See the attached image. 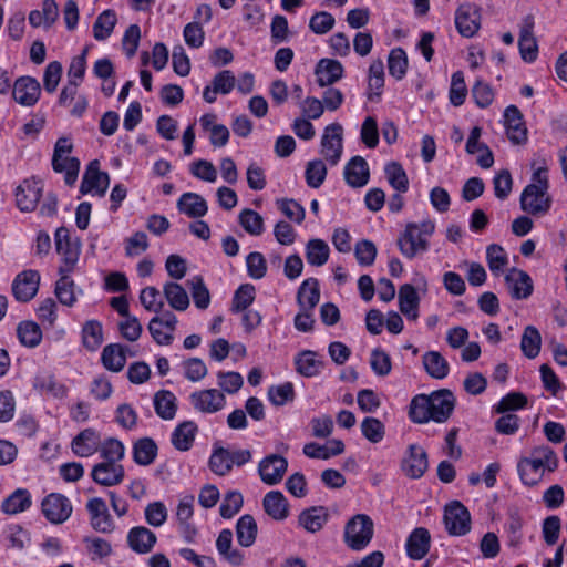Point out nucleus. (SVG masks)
I'll list each match as a JSON object with an SVG mask.
<instances>
[{
  "label": "nucleus",
  "mask_w": 567,
  "mask_h": 567,
  "mask_svg": "<svg viewBox=\"0 0 567 567\" xmlns=\"http://www.w3.org/2000/svg\"><path fill=\"white\" fill-rule=\"evenodd\" d=\"M455 408V396L447 389L431 394L415 395L409 406V417L413 423L423 424L430 421L446 422Z\"/></svg>",
  "instance_id": "obj_1"
},
{
  "label": "nucleus",
  "mask_w": 567,
  "mask_h": 567,
  "mask_svg": "<svg viewBox=\"0 0 567 567\" xmlns=\"http://www.w3.org/2000/svg\"><path fill=\"white\" fill-rule=\"evenodd\" d=\"M558 466V457L548 445L535 446L529 456L523 457L517 464L522 482L525 485H535L544 476L545 471L554 472Z\"/></svg>",
  "instance_id": "obj_2"
},
{
  "label": "nucleus",
  "mask_w": 567,
  "mask_h": 567,
  "mask_svg": "<svg viewBox=\"0 0 567 567\" xmlns=\"http://www.w3.org/2000/svg\"><path fill=\"white\" fill-rule=\"evenodd\" d=\"M435 230V224L431 219L421 223H409L398 239L401 254L412 259L419 254L429 250V239Z\"/></svg>",
  "instance_id": "obj_3"
},
{
  "label": "nucleus",
  "mask_w": 567,
  "mask_h": 567,
  "mask_svg": "<svg viewBox=\"0 0 567 567\" xmlns=\"http://www.w3.org/2000/svg\"><path fill=\"white\" fill-rule=\"evenodd\" d=\"M252 453L248 449L214 447L209 457V468L217 475L228 474L234 466L240 467L249 463Z\"/></svg>",
  "instance_id": "obj_4"
},
{
  "label": "nucleus",
  "mask_w": 567,
  "mask_h": 567,
  "mask_svg": "<svg viewBox=\"0 0 567 567\" xmlns=\"http://www.w3.org/2000/svg\"><path fill=\"white\" fill-rule=\"evenodd\" d=\"M373 537V522L364 514L353 516L346 525L344 542L352 550L364 549Z\"/></svg>",
  "instance_id": "obj_5"
},
{
  "label": "nucleus",
  "mask_w": 567,
  "mask_h": 567,
  "mask_svg": "<svg viewBox=\"0 0 567 567\" xmlns=\"http://www.w3.org/2000/svg\"><path fill=\"white\" fill-rule=\"evenodd\" d=\"M72 151V143L69 138L60 137L54 146L52 158V167L56 173H65L64 182L72 186L79 175L80 161L75 157L68 156Z\"/></svg>",
  "instance_id": "obj_6"
},
{
  "label": "nucleus",
  "mask_w": 567,
  "mask_h": 567,
  "mask_svg": "<svg viewBox=\"0 0 567 567\" xmlns=\"http://www.w3.org/2000/svg\"><path fill=\"white\" fill-rule=\"evenodd\" d=\"M55 249L62 256L63 266L60 267V274L71 272L79 260L80 244L72 241L70 231L65 227L56 229L55 235Z\"/></svg>",
  "instance_id": "obj_7"
},
{
  "label": "nucleus",
  "mask_w": 567,
  "mask_h": 567,
  "mask_svg": "<svg viewBox=\"0 0 567 567\" xmlns=\"http://www.w3.org/2000/svg\"><path fill=\"white\" fill-rule=\"evenodd\" d=\"M444 523L447 532L451 535H465L470 532V513L462 503L458 501H452L445 505Z\"/></svg>",
  "instance_id": "obj_8"
},
{
  "label": "nucleus",
  "mask_w": 567,
  "mask_h": 567,
  "mask_svg": "<svg viewBox=\"0 0 567 567\" xmlns=\"http://www.w3.org/2000/svg\"><path fill=\"white\" fill-rule=\"evenodd\" d=\"M110 185V176L106 172L100 171V162L94 159L87 165L82 182L80 193L85 195L94 193L97 196H104Z\"/></svg>",
  "instance_id": "obj_9"
},
{
  "label": "nucleus",
  "mask_w": 567,
  "mask_h": 567,
  "mask_svg": "<svg viewBox=\"0 0 567 567\" xmlns=\"http://www.w3.org/2000/svg\"><path fill=\"white\" fill-rule=\"evenodd\" d=\"M342 125L332 123L324 128L321 138V154L332 165H337L342 154Z\"/></svg>",
  "instance_id": "obj_10"
},
{
  "label": "nucleus",
  "mask_w": 567,
  "mask_h": 567,
  "mask_svg": "<svg viewBox=\"0 0 567 567\" xmlns=\"http://www.w3.org/2000/svg\"><path fill=\"white\" fill-rule=\"evenodd\" d=\"M189 401L196 411L206 414L217 413L226 405L225 394L217 389L195 391L189 395Z\"/></svg>",
  "instance_id": "obj_11"
},
{
  "label": "nucleus",
  "mask_w": 567,
  "mask_h": 567,
  "mask_svg": "<svg viewBox=\"0 0 567 567\" xmlns=\"http://www.w3.org/2000/svg\"><path fill=\"white\" fill-rule=\"evenodd\" d=\"M551 206V198L547 190L535 186H526L520 195V207L527 214L545 215Z\"/></svg>",
  "instance_id": "obj_12"
},
{
  "label": "nucleus",
  "mask_w": 567,
  "mask_h": 567,
  "mask_svg": "<svg viewBox=\"0 0 567 567\" xmlns=\"http://www.w3.org/2000/svg\"><path fill=\"white\" fill-rule=\"evenodd\" d=\"M455 25L462 37H474L481 28L480 8L471 3L460 6L455 12Z\"/></svg>",
  "instance_id": "obj_13"
},
{
  "label": "nucleus",
  "mask_w": 567,
  "mask_h": 567,
  "mask_svg": "<svg viewBox=\"0 0 567 567\" xmlns=\"http://www.w3.org/2000/svg\"><path fill=\"white\" fill-rule=\"evenodd\" d=\"M535 20L533 14H527L519 25L518 48L522 59L532 63L538 54V44L534 37Z\"/></svg>",
  "instance_id": "obj_14"
},
{
  "label": "nucleus",
  "mask_w": 567,
  "mask_h": 567,
  "mask_svg": "<svg viewBox=\"0 0 567 567\" xmlns=\"http://www.w3.org/2000/svg\"><path fill=\"white\" fill-rule=\"evenodd\" d=\"M287 468V458L278 454L267 455L258 464V473L261 481L270 486L278 484L282 480Z\"/></svg>",
  "instance_id": "obj_15"
},
{
  "label": "nucleus",
  "mask_w": 567,
  "mask_h": 567,
  "mask_svg": "<svg viewBox=\"0 0 567 567\" xmlns=\"http://www.w3.org/2000/svg\"><path fill=\"white\" fill-rule=\"evenodd\" d=\"M40 275L37 270H24L12 282V293L20 302L30 301L38 292Z\"/></svg>",
  "instance_id": "obj_16"
},
{
  "label": "nucleus",
  "mask_w": 567,
  "mask_h": 567,
  "mask_svg": "<svg viewBox=\"0 0 567 567\" xmlns=\"http://www.w3.org/2000/svg\"><path fill=\"white\" fill-rule=\"evenodd\" d=\"M43 185L39 179H25L17 187L16 202L22 212H32L35 209L41 196Z\"/></svg>",
  "instance_id": "obj_17"
},
{
  "label": "nucleus",
  "mask_w": 567,
  "mask_h": 567,
  "mask_svg": "<svg viewBox=\"0 0 567 567\" xmlns=\"http://www.w3.org/2000/svg\"><path fill=\"white\" fill-rule=\"evenodd\" d=\"M86 508L90 513V523L94 530L103 534L113 532L114 522L103 498H90Z\"/></svg>",
  "instance_id": "obj_18"
},
{
  "label": "nucleus",
  "mask_w": 567,
  "mask_h": 567,
  "mask_svg": "<svg viewBox=\"0 0 567 567\" xmlns=\"http://www.w3.org/2000/svg\"><path fill=\"white\" fill-rule=\"evenodd\" d=\"M12 95L17 103L33 106L41 95L40 83L32 76H21L13 84Z\"/></svg>",
  "instance_id": "obj_19"
},
{
  "label": "nucleus",
  "mask_w": 567,
  "mask_h": 567,
  "mask_svg": "<svg viewBox=\"0 0 567 567\" xmlns=\"http://www.w3.org/2000/svg\"><path fill=\"white\" fill-rule=\"evenodd\" d=\"M429 467L425 450L416 444H411L402 461V471L411 478H420Z\"/></svg>",
  "instance_id": "obj_20"
},
{
  "label": "nucleus",
  "mask_w": 567,
  "mask_h": 567,
  "mask_svg": "<svg viewBox=\"0 0 567 567\" xmlns=\"http://www.w3.org/2000/svg\"><path fill=\"white\" fill-rule=\"evenodd\" d=\"M504 124L506 135L513 144L519 145L527 141V128L523 122V115L515 105L505 109Z\"/></svg>",
  "instance_id": "obj_21"
},
{
  "label": "nucleus",
  "mask_w": 567,
  "mask_h": 567,
  "mask_svg": "<svg viewBox=\"0 0 567 567\" xmlns=\"http://www.w3.org/2000/svg\"><path fill=\"white\" fill-rule=\"evenodd\" d=\"M513 299L528 298L533 292V281L526 271L513 268L505 276Z\"/></svg>",
  "instance_id": "obj_22"
},
{
  "label": "nucleus",
  "mask_w": 567,
  "mask_h": 567,
  "mask_svg": "<svg viewBox=\"0 0 567 567\" xmlns=\"http://www.w3.org/2000/svg\"><path fill=\"white\" fill-rule=\"evenodd\" d=\"M93 481L103 486H114L124 478V468L114 462H101L92 468Z\"/></svg>",
  "instance_id": "obj_23"
},
{
  "label": "nucleus",
  "mask_w": 567,
  "mask_h": 567,
  "mask_svg": "<svg viewBox=\"0 0 567 567\" xmlns=\"http://www.w3.org/2000/svg\"><path fill=\"white\" fill-rule=\"evenodd\" d=\"M430 546V532L424 527H417L408 536L405 543L406 555L413 560H420L426 556Z\"/></svg>",
  "instance_id": "obj_24"
},
{
  "label": "nucleus",
  "mask_w": 567,
  "mask_h": 567,
  "mask_svg": "<svg viewBox=\"0 0 567 567\" xmlns=\"http://www.w3.org/2000/svg\"><path fill=\"white\" fill-rule=\"evenodd\" d=\"M370 171L367 161L361 156L352 157L344 166V179L353 188L363 187L368 184Z\"/></svg>",
  "instance_id": "obj_25"
},
{
  "label": "nucleus",
  "mask_w": 567,
  "mask_h": 567,
  "mask_svg": "<svg viewBox=\"0 0 567 567\" xmlns=\"http://www.w3.org/2000/svg\"><path fill=\"white\" fill-rule=\"evenodd\" d=\"M343 65L338 60L321 59L315 69L317 83L319 86L324 87L338 82L343 76Z\"/></svg>",
  "instance_id": "obj_26"
},
{
  "label": "nucleus",
  "mask_w": 567,
  "mask_h": 567,
  "mask_svg": "<svg viewBox=\"0 0 567 567\" xmlns=\"http://www.w3.org/2000/svg\"><path fill=\"white\" fill-rule=\"evenodd\" d=\"M101 436L93 429L80 432L71 443L72 451L80 457H89L99 451Z\"/></svg>",
  "instance_id": "obj_27"
},
{
  "label": "nucleus",
  "mask_w": 567,
  "mask_h": 567,
  "mask_svg": "<svg viewBox=\"0 0 567 567\" xmlns=\"http://www.w3.org/2000/svg\"><path fill=\"white\" fill-rule=\"evenodd\" d=\"M42 513L53 524L65 522L72 514V505L69 498H43Z\"/></svg>",
  "instance_id": "obj_28"
},
{
  "label": "nucleus",
  "mask_w": 567,
  "mask_h": 567,
  "mask_svg": "<svg viewBox=\"0 0 567 567\" xmlns=\"http://www.w3.org/2000/svg\"><path fill=\"white\" fill-rule=\"evenodd\" d=\"M295 365L300 375L313 378L321 373L324 363L316 351L303 350L295 358Z\"/></svg>",
  "instance_id": "obj_29"
},
{
  "label": "nucleus",
  "mask_w": 567,
  "mask_h": 567,
  "mask_svg": "<svg viewBox=\"0 0 567 567\" xmlns=\"http://www.w3.org/2000/svg\"><path fill=\"white\" fill-rule=\"evenodd\" d=\"M153 405L158 417L171 421L176 416L178 401L172 391L159 390L154 394Z\"/></svg>",
  "instance_id": "obj_30"
},
{
  "label": "nucleus",
  "mask_w": 567,
  "mask_h": 567,
  "mask_svg": "<svg viewBox=\"0 0 567 567\" xmlns=\"http://www.w3.org/2000/svg\"><path fill=\"white\" fill-rule=\"evenodd\" d=\"M177 209L189 218H200L207 214L206 200L196 193H184L177 200Z\"/></svg>",
  "instance_id": "obj_31"
},
{
  "label": "nucleus",
  "mask_w": 567,
  "mask_h": 567,
  "mask_svg": "<svg viewBox=\"0 0 567 567\" xmlns=\"http://www.w3.org/2000/svg\"><path fill=\"white\" fill-rule=\"evenodd\" d=\"M420 298L416 289L410 285L404 284L399 289V308L400 311L409 319L415 321L419 317Z\"/></svg>",
  "instance_id": "obj_32"
},
{
  "label": "nucleus",
  "mask_w": 567,
  "mask_h": 567,
  "mask_svg": "<svg viewBox=\"0 0 567 567\" xmlns=\"http://www.w3.org/2000/svg\"><path fill=\"white\" fill-rule=\"evenodd\" d=\"M198 426L193 421H184L172 433V444L178 451H188L195 441Z\"/></svg>",
  "instance_id": "obj_33"
},
{
  "label": "nucleus",
  "mask_w": 567,
  "mask_h": 567,
  "mask_svg": "<svg viewBox=\"0 0 567 567\" xmlns=\"http://www.w3.org/2000/svg\"><path fill=\"white\" fill-rule=\"evenodd\" d=\"M127 542L130 547L140 554H146L152 550L156 543V536L148 528L138 526L128 532Z\"/></svg>",
  "instance_id": "obj_34"
},
{
  "label": "nucleus",
  "mask_w": 567,
  "mask_h": 567,
  "mask_svg": "<svg viewBox=\"0 0 567 567\" xmlns=\"http://www.w3.org/2000/svg\"><path fill=\"white\" fill-rule=\"evenodd\" d=\"M423 368L426 373L436 380L447 377L450 365L447 360L439 351H427L422 357Z\"/></svg>",
  "instance_id": "obj_35"
},
{
  "label": "nucleus",
  "mask_w": 567,
  "mask_h": 567,
  "mask_svg": "<svg viewBox=\"0 0 567 567\" xmlns=\"http://www.w3.org/2000/svg\"><path fill=\"white\" fill-rule=\"evenodd\" d=\"M216 547L219 555L234 566H239L244 561V555L238 549H233V533L230 529H223L216 540Z\"/></svg>",
  "instance_id": "obj_36"
},
{
  "label": "nucleus",
  "mask_w": 567,
  "mask_h": 567,
  "mask_svg": "<svg viewBox=\"0 0 567 567\" xmlns=\"http://www.w3.org/2000/svg\"><path fill=\"white\" fill-rule=\"evenodd\" d=\"M320 299L319 282L316 278H307L297 292V302L300 309H313Z\"/></svg>",
  "instance_id": "obj_37"
},
{
  "label": "nucleus",
  "mask_w": 567,
  "mask_h": 567,
  "mask_svg": "<svg viewBox=\"0 0 567 567\" xmlns=\"http://www.w3.org/2000/svg\"><path fill=\"white\" fill-rule=\"evenodd\" d=\"M101 360L107 370L120 372L126 363L124 347L118 343L106 346L102 351Z\"/></svg>",
  "instance_id": "obj_38"
},
{
  "label": "nucleus",
  "mask_w": 567,
  "mask_h": 567,
  "mask_svg": "<svg viewBox=\"0 0 567 567\" xmlns=\"http://www.w3.org/2000/svg\"><path fill=\"white\" fill-rule=\"evenodd\" d=\"M157 455V445L151 437H143L135 442L133 446V458L138 465H150Z\"/></svg>",
  "instance_id": "obj_39"
},
{
  "label": "nucleus",
  "mask_w": 567,
  "mask_h": 567,
  "mask_svg": "<svg viewBox=\"0 0 567 567\" xmlns=\"http://www.w3.org/2000/svg\"><path fill=\"white\" fill-rule=\"evenodd\" d=\"M330 248L322 239H310L306 245V259L315 267L323 266L329 259Z\"/></svg>",
  "instance_id": "obj_40"
},
{
  "label": "nucleus",
  "mask_w": 567,
  "mask_h": 567,
  "mask_svg": "<svg viewBox=\"0 0 567 567\" xmlns=\"http://www.w3.org/2000/svg\"><path fill=\"white\" fill-rule=\"evenodd\" d=\"M328 520V513L324 507H311L303 511L299 516L300 525L308 532L320 530Z\"/></svg>",
  "instance_id": "obj_41"
},
{
  "label": "nucleus",
  "mask_w": 567,
  "mask_h": 567,
  "mask_svg": "<svg viewBox=\"0 0 567 567\" xmlns=\"http://www.w3.org/2000/svg\"><path fill=\"white\" fill-rule=\"evenodd\" d=\"M164 295L168 305L177 311H184L189 306V298L186 290L177 282L171 281L165 284Z\"/></svg>",
  "instance_id": "obj_42"
},
{
  "label": "nucleus",
  "mask_w": 567,
  "mask_h": 567,
  "mask_svg": "<svg viewBox=\"0 0 567 567\" xmlns=\"http://www.w3.org/2000/svg\"><path fill=\"white\" fill-rule=\"evenodd\" d=\"M236 536L240 546L250 547L257 536V524L250 515L241 516L236 525Z\"/></svg>",
  "instance_id": "obj_43"
},
{
  "label": "nucleus",
  "mask_w": 567,
  "mask_h": 567,
  "mask_svg": "<svg viewBox=\"0 0 567 567\" xmlns=\"http://www.w3.org/2000/svg\"><path fill=\"white\" fill-rule=\"evenodd\" d=\"M116 21V14L111 9L104 10L100 13L93 24V35L95 40H106L112 34Z\"/></svg>",
  "instance_id": "obj_44"
},
{
  "label": "nucleus",
  "mask_w": 567,
  "mask_h": 567,
  "mask_svg": "<svg viewBox=\"0 0 567 567\" xmlns=\"http://www.w3.org/2000/svg\"><path fill=\"white\" fill-rule=\"evenodd\" d=\"M17 336L21 344L28 348L37 347L42 340V331L33 321H22L17 327Z\"/></svg>",
  "instance_id": "obj_45"
},
{
  "label": "nucleus",
  "mask_w": 567,
  "mask_h": 567,
  "mask_svg": "<svg viewBox=\"0 0 567 567\" xmlns=\"http://www.w3.org/2000/svg\"><path fill=\"white\" fill-rule=\"evenodd\" d=\"M389 184L398 192L405 193L409 189L408 175L398 162H390L384 168Z\"/></svg>",
  "instance_id": "obj_46"
},
{
  "label": "nucleus",
  "mask_w": 567,
  "mask_h": 567,
  "mask_svg": "<svg viewBox=\"0 0 567 567\" xmlns=\"http://www.w3.org/2000/svg\"><path fill=\"white\" fill-rule=\"evenodd\" d=\"M102 341V324L97 320L86 321L82 328L83 346L90 351H95L101 346Z\"/></svg>",
  "instance_id": "obj_47"
},
{
  "label": "nucleus",
  "mask_w": 567,
  "mask_h": 567,
  "mask_svg": "<svg viewBox=\"0 0 567 567\" xmlns=\"http://www.w3.org/2000/svg\"><path fill=\"white\" fill-rule=\"evenodd\" d=\"M195 306L200 309H207L210 303V293L200 276H194L187 281Z\"/></svg>",
  "instance_id": "obj_48"
},
{
  "label": "nucleus",
  "mask_w": 567,
  "mask_h": 567,
  "mask_svg": "<svg viewBox=\"0 0 567 567\" xmlns=\"http://www.w3.org/2000/svg\"><path fill=\"white\" fill-rule=\"evenodd\" d=\"M540 342L542 338L539 331L533 326L526 327L520 341V349L523 353L527 358L534 359L539 353Z\"/></svg>",
  "instance_id": "obj_49"
},
{
  "label": "nucleus",
  "mask_w": 567,
  "mask_h": 567,
  "mask_svg": "<svg viewBox=\"0 0 567 567\" xmlns=\"http://www.w3.org/2000/svg\"><path fill=\"white\" fill-rule=\"evenodd\" d=\"M240 226L250 235L259 236L264 231V219L255 210L246 208L238 216Z\"/></svg>",
  "instance_id": "obj_50"
},
{
  "label": "nucleus",
  "mask_w": 567,
  "mask_h": 567,
  "mask_svg": "<svg viewBox=\"0 0 567 567\" xmlns=\"http://www.w3.org/2000/svg\"><path fill=\"white\" fill-rule=\"evenodd\" d=\"M99 451L104 462H118L124 457L125 447L121 441L114 437H109L100 443Z\"/></svg>",
  "instance_id": "obj_51"
},
{
  "label": "nucleus",
  "mask_w": 567,
  "mask_h": 567,
  "mask_svg": "<svg viewBox=\"0 0 567 567\" xmlns=\"http://www.w3.org/2000/svg\"><path fill=\"white\" fill-rule=\"evenodd\" d=\"M389 73L396 80H402L408 69V58L403 49L391 50L388 59Z\"/></svg>",
  "instance_id": "obj_52"
},
{
  "label": "nucleus",
  "mask_w": 567,
  "mask_h": 567,
  "mask_svg": "<svg viewBox=\"0 0 567 567\" xmlns=\"http://www.w3.org/2000/svg\"><path fill=\"white\" fill-rule=\"evenodd\" d=\"M217 384L220 388V392L228 393V394H235L243 386L244 379L239 372L219 371L217 373Z\"/></svg>",
  "instance_id": "obj_53"
},
{
  "label": "nucleus",
  "mask_w": 567,
  "mask_h": 567,
  "mask_svg": "<svg viewBox=\"0 0 567 567\" xmlns=\"http://www.w3.org/2000/svg\"><path fill=\"white\" fill-rule=\"evenodd\" d=\"M55 296L64 306L72 307L75 303L74 281L69 276L62 275L56 281Z\"/></svg>",
  "instance_id": "obj_54"
},
{
  "label": "nucleus",
  "mask_w": 567,
  "mask_h": 567,
  "mask_svg": "<svg viewBox=\"0 0 567 567\" xmlns=\"http://www.w3.org/2000/svg\"><path fill=\"white\" fill-rule=\"evenodd\" d=\"M305 175L308 186L311 188H318L326 179L327 167L321 159L310 161L307 164Z\"/></svg>",
  "instance_id": "obj_55"
},
{
  "label": "nucleus",
  "mask_w": 567,
  "mask_h": 567,
  "mask_svg": "<svg viewBox=\"0 0 567 567\" xmlns=\"http://www.w3.org/2000/svg\"><path fill=\"white\" fill-rule=\"evenodd\" d=\"M467 87L462 71H456L452 74L450 87V102L454 106H461L466 99Z\"/></svg>",
  "instance_id": "obj_56"
},
{
  "label": "nucleus",
  "mask_w": 567,
  "mask_h": 567,
  "mask_svg": "<svg viewBox=\"0 0 567 567\" xmlns=\"http://www.w3.org/2000/svg\"><path fill=\"white\" fill-rule=\"evenodd\" d=\"M370 365L378 377H386L392 370L390 355L380 348H375L371 351Z\"/></svg>",
  "instance_id": "obj_57"
},
{
  "label": "nucleus",
  "mask_w": 567,
  "mask_h": 567,
  "mask_svg": "<svg viewBox=\"0 0 567 567\" xmlns=\"http://www.w3.org/2000/svg\"><path fill=\"white\" fill-rule=\"evenodd\" d=\"M255 300V287L244 284L235 291L231 310L234 312L245 311Z\"/></svg>",
  "instance_id": "obj_58"
},
{
  "label": "nucleus",
  "mask_w": 567,
  "mask_h": 567,
  "mask_svg": "<svg viewBox=\"0 0 567 567\" xmlns=\"http://www.w3.org/2000/svg\"><path fill=\"white\" fill-rule=\"evenodd\" d=\"M486 258L488 267L494 275H499L508 262L505 250L495 244L487 247Z\"/></svg>",
  "instance_id": "obj_59"
},
{
  "label": "nucleus",
  "mask_w": 567,
  "mask_h": 567,
  "mask_svg": "<svg viewBox=\"0 0 567 567\" xmlns=\"http://www.w3.org/2000/svg\"><path fill=\"white\" fill-rule=\"evenodd\" d=\"M35 388L49 393L55 398H63L66 395V388L60 383L53 375L43 374L35 379Z\"/></svg>",
  "instance_id": "obj_60"
},
{
  "label": "nucleus",
  "mask_w": 567,
  "mask_h": 567,
  "mask_svg": "<svg viewBox=\"0 0 567 567\" xmlns=\"http://www.w3.org/2000/svg\"><path fill=\"white\" fill-rule=\"evenodd\" d=\"M527 405V398L520 392H511L503 396L495 406L497 413H505L523 409Z\"/></svg>",
  "instance_id": "obj_61"
},
{
  "label": "nucleus",
  "mask_w": 567,
  "mask_h": 567,
  "mask_svg": "<svg viewBox=\"0 0 567 567\" xmlns=\"http://www.w3.org/2000/svg\"><path fill=\"white\" fill-rule=\"evenodd\" d=\"M277 206L281 213L290 220L301 224L305 219V208L295 199H279Z\"/></svg>",
  "instance_id": "obj_62"
},
{
  "label": "nucleus",
  "mask_w": 567,
  "mask_h": 567,
  "mask_svg": "<svg viewBox=\"0 0 567 567\" xmlns=\"http://www.w3.org/2000/svg\"><path fill=\"white\" fill-rule=\"evenodd\" d=\"M293 396L295 391L290 382L277 386H270L268 390V399L276 406H281L287 402L292 401Z\"/></svg>",
  "instance_id": "obj_63"
},
{
  "label": "nucleus",
  "mask_w": 567,
  "mask_h": 567,
  "mask_svg": "<svg viewBox=\"0 0 567 567\" xmlns=\"http://www.w3.org/2000/svg\"><path fill=\"white\" fill-rule=\"evenodd\" d=\"M334 23L336 20L331 13L320 11L310 18L309 28L316 34H326L334 27Z\"/></svg>",
  "instance_id": "obj_64"
}]
</instances>
